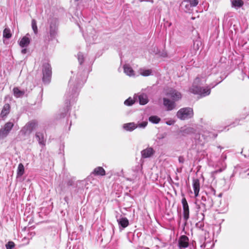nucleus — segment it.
I'll list each match as a JSON object with an SVG mask.
<instances>
[{
  "label": "nucleus",
  "mask_w": 249,
  "mask_h": 249,
  "mask_svg": "<svg viewBox=\"0 0 249 249\" xmlns=\"http://www.w3.org/2000/svg\"><path fill=\"white\" fill-rule=\"evenodd\" d=\"M244 4V2L242 0H233L231 1L232 7L236 9L241 7Z\"/></svg>",
  "instance_id": "a878e982"
},
{
  "label": "nucleus",
  "mask_w": 249,
  "mask_h": 249,
  "mask_svg": "<svg viewBox=\"0 0 249 249\" xmlns=\"http://www.w3.org/2000/svg\"><path fill=\"white\" fill-rule=\"evenodd\" d=\"M225 168H226L225 164V163H223L222 164V167L219 168V169L215 170L214 171L212 172V175L213 176H214V175H216V174H217L218 173H220V172H222L223 171H224L225 170Z\"/></svg>",
  "instance_id": "f704fd0d"
},
{
  "label": "nucleus",
  "mask_w": 249,
  "mask_h": 249,
  "mask_svg": "<svg viewBox=\"0 0 249 249\" xmlns=\"http://www.w3.org/2000/svg\"><path fill=\"white\" fill-rule=\"evenodd\" d=\"M92 174L95 176H105L106 171L103 167L99 166L95 168Z\"/></svg>",
  "instance_id": "412c9836"
},
{
  "label": "nucleus",
  "mask_w": 249,
  "mask_h": 249,
  "mask_svg": "<svg viewBox=\"0 0 249 249\" xmlns=\"http://www.w3.org/2000/svg\"><path fill=\"white\" fill-rule=\"evenodd\" d=\"M189 2V4L191 5L192 7L196 6L198 3V0H187Z\"/></svg>",
  "instance_id": "58836bf2"
},
{
  "label": "nucleus",
  "mask_w": 249,
  "mask_h": 249,
  "mask_svg": "<svg viewBox=\"0 0 249 249\" xmlns=\"http://www.w3.org/2000/svg\"><path fill=\"white\" fill-rule=\"evenodd\" d=\"M166 95L170 97L172 101H178L181 98V93L173 88H169L166 92Z\"/></svg>",
  "instance_id": "1a4fd4ad"
},
{
  "label": "nucleus",
  "mask_w": 249,
  "mask_h": 249,
  "mask_svg": "<svg viewBox=\"0 0 249 249\" xmlns=\"http://www.w3.org/2000/svg\"><path fill=\"white\" fill-rule=\"evenodd\" d=\"M137 127V124L135 123H126L123 125V128L127 131H132Z\"/></svg>",
  "instance_id": "6ab92c4d"
},
{
  "label": "nucleus",
  "mask_w": 249,
  "mask_h": 249,
  "mask_svg": "<svg viewBox=\"0 0 249 249\" xmlns=\"http://www.w3.org/2000/svg\"><path fill=\"white\" fill-rule=\"evenodd\" d=\"M49 27L46 28L47 35L44 37V41L46 43L54 40L58 34L56 20L54 18L50 19L49 20Z\"/></svg>",
  "instance_id": "7ed1b4c3"
},
{
  "label": "nucleus",
  "mask_w": 249,
  "mask_h": 249,
  "mask_svg": "<svg viewBox=\"0 0 249 249\" xmlns=\"http://www.w3.org/2000/svg\"><path fill=\"white\" fill-rule=\"evenodd\" d=\"M137 168H138V169H137V170H140V169H141V168H142V166H141V165H140H140H138V166L137 167Z\"/></svg>",
  "instance_id": "09e8293b"
},
{
  "label": "nucleus",
  "mask_w": 249,
  "mask_h": 249,
  "mask_svg": "<svg viewBox=\"0 0 249 249\" xmlns=\"http://www.w3.org/2000/svg\"><path fill=\"white\" fill-rule=\"evenodd\" d=\"M106 232H107V233H108V239H110V238L112 237V233L110 229H107L106 230V231H105L104 233L101 234V236H103L104 234Z\"/></svg>",
  "instance_id": "a19ab883"
},
{
  "label": "nucleus",
  "mask_w": 249,
  "mask_h": 249,
  "mask_svg": "<svg viewBox=\"0 0 249 249\" xmlns=\"http://www.w3.org/2000/svg\"><path fill=\"white\" fill-rule=\"evenodd\" d=\"M77 58L80 65H81L84 62V56L82 53L79 52L77 54Z\"/></svg>",
  "instance_id": "c9c22d12"
},
{
  "label": "nucleus",
  "mask_w": 249,
  "mask_h": 249,
  "mask_svg": "<svg viewBox=\"0 0 249 249\" xmlns=\"http://www.w3.org/2000/svg\"><path fill=\"white\" fill-rule=\"evenodd\" d=\"M211 243L210 242L208 241L207 242H204L203 244L200 245V247L201 248H205L207 246H208V244Z\"/></svg>",
  "instance_id": "79ce46f5"
},
{
  "label": "nucleus",
  "mask_w": 249,
  "mask_h": 249,
  "mask_svg": "<svg viewBox=\"0 0 249 249\" xmlns=\"http://www.w3.org/2000/svg\"><path fill=\"white\" fill-rule=\"evenodd\" d=\"M213 197H211L209 196L204 195L202 196L201 199V205L200 208L202 209L203 213L206 212L207 210H210L213 205ZM203 215V219L204 218V215L203 213H201Z\"/></svg>",
  "instance_id": "39448f33"
},
{
  "label": "nucleus",
  "mask_w": 249,
  "mask_h": 249,
  "mask_svg": "<svg viewBox=\"0 0 249 249\" xmlns=\"http://www.w3.org/2000/svg\"><path fill=\"white\" fill-rule=\"evenodd\" d=\"M219 210H220V211H223V210H224V209L222 210V209L219 208Z\"/></svg>",
  "instance_id": "bf43d9fd"
},
{
  "label": "nucleus",
  "mask_w": 249,
  "mask_h": 249,
  "mask_svg": "<svg viewBox=\"0 0 249 249\" xmlns=\"http://www.w3.org/2000/svg\"><path fill=\"white\" fill-rule=\"evenodd\" d=\"M222 193H220V194L218 195V196L219 197H221V196H222Z\"/></svg>",
  "instance_id": "3c124183"
},
{
  "label": "nucleus",
  "mask_w": 249,
  "mask_h": 249,
  "mask_svg": "<svg viewBox=\"0 0 249 249\" xmlns=\"http://www.w3.org/2000/svg\"><path fill=\"white\" fill-rule=\"evenodd\" d=\"M67 185L68 187L72 186L74 188L77 187V184H75L73 180L72 179H69L67 182Z\"/></svg>",
  "instance_id": "4c0bfd02"
},
{
  "label": "nucleus",
  "mask_w": 249,
  "mask_h": 249,
  "mask_svg": "<svg viewBox=\"0 0 249 249\" xmlns=\"http://www.w3.org/2000/svg\"><path fill=\"white\" fill-rule=\"evenodd\" d=\"M187 221H183V223L182 225L183 231H185V226L187 225Z\"/></svg>",
  "instance_id": "c03bdc74"
},
{
  "label": "nucleus",
  "mask_w": 249,
  "mask_h": 249,
  "mask_svg": "<svg viewBox=\"0 0 249 249\" xmlns=\"http://www.w3.org/2000/svg\"><path fill=\"white\" fill-rule=\"evenodd\" d=\"M239 120L236 119V120H235V122H234L233 123V124H230V125H232V126H233V127H234V126H236V125H237V124H239Z\"/></svg>",
  "instance_id": "a18cd8bd"
},
{
  "label": "nucleus",
  "mask_w": 249,
  "mask_h": 249,
  "mask_svg": "<svg viewBox=\"0 0 249 249\" xmlns=\"http://www.w3.org/2000/svg\"><path fill=\"white\" fill-rule=\"evenodd\" d=\"M24 173V167L22 163H20L18 165L17 169V177H20L23 176Z\"/></svg>",
  "instance_id": "cd10ccee"
},
{
  "label": "nucleus",
  "mask_w": 249,
  "mask_h": 249,
  "mask_svg": "<svg viewBox=\"0 0 249 249\" xmlns=\"http://www.w3.org/2000/svg\"><path fill=\"white\" fill-rule=\"evenodd\" d=\"M155 153V151L152 147H148L141 151L142 159L150 158L154 155Z\"/></svg>",
  "instance_id": "4468645a"
},
{
  "label": "nucleus",
  "mask_w": 249,
  "mask_h": 249,
  "mask_svg": "<svg viewBox=\"0 0 249 249\" xmlns=\"http://www.w3.org/2000/svg\"><path fill=\"white\" fill-rule=\"evenodd\" d=\"M181 202L183 207V221H188L189 218V208L188 202L185 197L182 198Z\"/></svg>",
  "instance_id": "9d476101"
},
{
  "label": "nucleus",
  "mask_w": 249,
  "mask_h": 249,
  "mask_svg": "<svg viewBox=\"0 0 249 249\" xmlns=\"http://www.w3.org/2000/svg\"><path fill=\"white\" fill-rule=\"evenodd\" d=\"M160 118L157 116L153 115L149 117V121L155 124H158L160 121Z\"/></svg>",
  "instance_id": "c756f323"
},
{
  "label": "nucleus",
  "mask_w": 249,
  "mask_h": 249,
  "mask_svg": "<svg viewBox=\"0 0 249 249\" xmlns=\"http://www.w3.org/2000/svg\"><path fill=\"white\" fill-rule=\"evenodd\" d=\"M196 227L198 230L204 232V234H205L204 240H206V234L207 233L208 234L209 232L207 231V226L205 225L203 221H200L197 222L196 224Z\"/></svg>",
  "instance_id": "2eb2a0df"
},
{
  "label": "nucleus",
  "mask_w": 249,
  "mask_h": 249,
  "mask_svg": "<svg viewBox=\"0 0 249 249\" xmlns=\"http://www.w3.org/2000/svg\"><path fill=\"white\" fill-rule=\"evenodd\" d=\"M163 104L167 111L172 110L175 109L176 107V104L175 101L170 100L166 98H163Z\"/></svg>",
  "instance_id": "ddd939ff"
},
{
  "label": "nucleus",
  "mask_w": 249,
  "mask_h": 249,
  "mask_svg": "<svg viewBox=\"0 0 249 249\" xmlns=\"http://www.w3.org/2000/svg\"><path fill=\"white\" fill-rule=\"evenodd\" d=\"M79 227H80V229H81V230H82V229H83V226H81V225H80V226H79Z\"/></svg>",
  "instance_id": "864d4df0"
},
{
  "label": "nucleus",
  "mask_w": 249,
  "mask_h": 249,
  "mask_svg": "<svg viewBox=\"0 0 249 249\" xmlns=\"http://www.w3.org/2000/svg\"><path fill=\"white\" fill-rule=\"evenodd\" d=\"M167 124H168V125H171V124H170V122H169V123L167 122Z\"/></svg>",
  "instance_id": "6e6d98bb"
},
{
  "label": "nucleus",
  "mask_w": 249,
  "mask_h": 249,
  "mask_svg": "<svg viewBox=\"0 0 249 249\" xmlns=\"http://www.w3.org/2000/svg\"><path fill=\"white\" fill-rule=\"evenodd\" d=\"M13 126L14 124L12 122H8L5 123L0 129V140L5 138L12 129Z\"/></svg>",
  "instance_id": "0eeeda50"
},
{
  "label": "nucleus",
  "mask_w": 249,
  "mask_h": 249,
  "mask_svg": "<svg viewBox=\"0 0 249 249\" xmlns=\"http://www.w3.org/2000/svg\"><path fill=\"white\" fill-rule=\"evenodd\" d=\"M193 187L194 191L195 197L198 196L200 190V183L199 180L197 178L194 179L193 180Z\"/></svg>",
  "instance_id": "dca6fc26"
},
{
  "label": "nucleus",
  "mask_w": 249,
  "mask_h": 249,
  "mask_svg": "<svg viewBox=\"0 0 249 249\" xmlns=\"http://www.w3.org/2000/svg\"><path fill=\"white\" fill-rule=\"evenodd\" d=\"M10 106L9 104L6 103L3 106L0 116L2 118L6 117L9 113L10 111Z\"/></svg>",
  "instance_id": "f3484780"
},
{
  "label": "nucleus",
  "mask_w": 249,
  "mask_h": 249,
  "mask_svg": "<svg viewBox=\"0 0 249 249\" xmlns=\"http://www.w3.org/2000/svg\"><path fill=\"white\" fill-rule=\"evenodd\" d=\"M193 110L191 107H184L180 109L177 113V116L182 120L188 119L193 117Z\"/></svg>",
  "instance_id": "423d86ee"
},
{
  "label": "nucleus",
  "mask_w": 249,
  "mask_h": 249,
  "mask_svg": "<svg viewBox=\"0 0 249 249\" xmlns=\"http://www.w3.org/2000/svg\"><path fill=\"white\" fill-rule=\"evenodd\" d=\"M198 138L200 139V134H199V137Z\"/></svg>",
  "instance_id": "052dcab7"
},
{
  "label": "nucleus",
  "mask_w": 249,
  "mask_h": 249,
  "mask_svg": "<svg viewBox=\"0 0 249 249\" xmlns=\"http://www.w3.org/2000/svg\"><path fill=\"white\" fill-rule=\"evenodd\" d=\"M167 124H168V125H171V124H170V122H169V123L167 122Z\"/></svg>",
  "instance_id": "5fc2aeb1"
},
{
  "label": "nucleus",
  "mask_w": 249,
  "mask_h": 249,
  "mask_svg": "<svg viewBox=\"0 0 249 249\" xmlns=\"http://www.w3.org/2000/svg\"><path fill=\"white\" fill-rule=\"evenodd\" d=\"M71 125V122L70 125ZM70 127H69V129L70 130Z\"/></svg>",
  "instance_id": "13d9d810"
},
{
  "label": "nucleus",
  "mask_w": 249,
  "mask_h": 249,
  "mask_svg": "<svg viewBox=\"0 0 249 249\" xmlns=\"http://www.w3.org/2000/svg\"><path fill=\"white\" fill-rule=\"evenodd\" d=\"M135 102V100L134 99H132L131 97L128 98L124 102V104L127 106H131L132 105H133Z\"/></svg>",
  "instance_id": "473e14b6"
},
{
  "label": "nucleus",
  "mask_w": 249,
  "mask_h": 249,
  "mask_svg": "<svg viewBox=\"0 0 249 249\" xmlns=\"http://www.w3.org/2000/svg\"><path fill=\"white\" fill-rule=\"evenodd\" d=\"M36 138L40 145L45 146L46 140L44 139L43 133L37 132L36 134Z\"/></svg>",
  "instance_id": "aec40b11"
},
{
  "label": "nucleus",
  "mask_w": 249,
  "mask_h": 249,
  "mask_svg": "<svg viewBox=\"0 0 249 249\" xmlns=\"http://www.w3.org/2000/svg\"><path fill=\"white\" fill-rule=\"evenodd\" d=\"M37 123L35 121L28 123L20 131V134L23 136L29 135L35 128Z\"/></svg>",
  "instance_id": "6e6552de"
},
{
  "label": "nucleus",
  "mask_w": 249,
  "mask_h": 249,
  "mask_svg": "<svg viewBox=\"0 0 249 249\" xmlns=\"http://www.w3.org/2000/svg\"><path fill=\"white\" fill-rule=\"evenodd\" d=\"M199 81V78L196 77L195 79L192 86L190 89V91L194 94L199 95L201 97H205L209 95L211 93V89L214 88L220 82V81L219 82H214V83L211 84L209 86L210 87L203 88L197 85Z\"/></svg>",
  "instance_id": "f03ea898"
},
{
  "label": "nucleus",
  "mask_w": 249,
  "mask_h": 249,
  "mask_svg": "<svg viewBox=\"0 0 249 249\" xmlns=\"http://www.w3.org/2000/svg\"><path fill=\"white\" fill-rule=\"evenodd\" d=\"M196 131V129L192 127H188L181 130L182 134L183 136L195 133Z\"/></svg>",
  "instance_id": "393cba45"
},
{
  "label": "nucleus",
  "mask_w": 249,
  "mask_h": 249,
  "mask_svg": "<svg viewBox=\"0 0 249 249\" xmlns=\"http://www.w3.org/2000/svg\"><path fill=\"white\" fill-rule=\"evenodd\" d=\"M32 27L35 34H36L38 32V29L36 25V21L34 19L32 20Z\"/></svg>",
  "instance_id": "72a5a7b5"
},
{
  "label": "nucleus",
  "mask_w": 249,
  "mask_h": 249,
  "mask_svg": "<svg viewBox=\"0 0 249 249\" xmlns=\"http://www.w3.org/2000/svg\"><path fill=\"white\" fill-rule=\"evenodd\" d=\"M12 34L11 31L9 28H5L3 32V36L4 38L9 39L11 37Z\"/></svg>",
  "instance_id": "7c9ffc66"
},
{
  "label": "nucleus",
  "mask_w": 249,
  "mask_h": 249,
  "mask_svg": "<svg viewBox=\"0 0 249 249\" xmlns=\"http://www.w3.org/2000/svg\"><path fill=\"white\" fill-rule=\"evenodd\" d=\"M15 246V243L13 241H9L5 245L6 249H13Z\"/></svg>",
  "instance_id": "e433bc0d"
},
{
  "label": "nucleus",
  "mask_w": 249,
  "mask_h": 249,
  "mask_svg": "<svg viewBox=\"0 0 249 249\" xmlns=\"http://www.w3.org/2000/svg\"><path fill=\"white\" fill-rule=\"evenodd\" d=\"M68 199V197H65L64 198V199H65V201H66V202L67 201Z\"/></svg>",
  "instance_id": "8fccbe9b"
},
{
  "label": "nucleus",
  "mask_w": 249,
  "mask_h": 249,
  "mask_svg": "<svg viewBox=\"0 0 249 249\" xmlns=\"http://www.w3.org/2000/svg\"><path fill=\"white\" fill-rule=\"evenodd\" d=\"M189 245V238L185 235H181L178 239V246L179 249H185Z\"/></svg>",
  "instance_id": "9b49d317"
},
{
  "label": "nucleus",
  "mask_w": 249,
  "mask_h": 249,
  "mask_svg": "<svg viewBox=\"0 0 249 249\" xmlns=\"http://www.w3.org/2000/svg\"><path fill=\"white\" fill-rule=\"evenodd\" d=\"M146 0L153 2V0Z\"/></svg>",
  "instance_id": "4d7b16f0"
},
{
  "label": "nucleus",
  "mask_w": 249,
  "mask_h": 249,
  "mask_svg": "<svg viewBox=\"0 0 249 249\" xmlns=\"http://www.w3.org/2000/svg\"><path fill=\"white\" fill-rule=\"evenodd\" d=\"M221 158L223 159V160H225L226 159V156L225 155L222 154L221 156Z\"/></svg>",
  "instance_id": "de8ad7c7"
},
{
  "label": "nucleus",
  "mask_w": 249,
  "mask_h": 249,
  "mask_svg": "<svg viewBox=\"0 0 249 249\" xmlns=\"http://www.w3.org/2000/svg\"><path fill=\"white\" fill-rule=\"evenodd\" d=\"M216 191L213 187L208 188V190L205 192V195L213 197L214 198L215 197Z\"/></svg>",
  "instance_id": "c85d7f7f"
},
{
  "label": "nucleus",
  "mask_w": 249,
  "mask_h": 249,
  "mask_svg": "<svg viewBox=\"0 0 249 249\" xmlns=\"http://www.w3.org/2000/svg\"><path fill=\"white\" fill-rule=\"evenodd\" d=\"M27 52V50L26 49H23L22 50H21V53L22 54H25Z\"/></svg>",
  "instance_id": "49530a36"
},
{
  "label": "nucleus",
  "mask_w": 249,
  "mask_h": 249,
  "mask_svg": "<svg viewBox=\"0 0 249 249\" xmlns=\"http://www.w3.org/2000/svg\"><path fill=\"white\" fill-rule=\"evenodd\" d=\"M140 73L142 75L144 76H147L151 74L152 71L151 70H140Z\"/></svg>",
  "instance_id": "2f4dec72"
},
{
  "label": "nucleus",
  "mask_w": 249,
  "mask_h": 249,
  "mask_svg": "<svg viewBox=\"0 0 249 249\" xmlns=\"http://www.w3.org/2000/svg\"><path fill=\"white\" fill-rule=\"evenodd\" d=\"M13 91L14 95L16 98H22L25 94V91L24 90H20L18 87H15Z\"/></svg>",
  "instance_id": "a211bd4d"
},
{
  "label": "nucleus",
  "mask_w": 249,
  "mask_h": 249,
  "mask_svg": "<svg viewBox=\"0 0 249 249\" xmlns=\"http://www.w3.org/2000/svg\"><path fill=\"white\" fill-rule=\"evenodd\" d=\"M217 147H218V148H220L221 149L223 148L222 147H221V146H218Z\"/></svg>",
  "instance_id": "603ef678"
},
{
  "label": "nucleus",
  "mask_w": 249,
  "mask_h": 249,
  "mask_svg": "<svg viewBox=\"0 0 249 249\" xmlns=\"http://www.w3.org/2000/svg\"><path fill=\"white\" fill-rule=\"evenodd\" d=\"M30 42V38L26 36L21 38L19 42L20 46L22 48L27 47Z\"/></svg>",
  "instance_id": "b1692460"
},
{
  "label": "nucleus",
  "mask_w": 249,
  "mask_h": 249,
  "mask_svg": "<svg viewBox=\"0 0 249 249\" xmlns=\"http://www.w3.org/2000/svg\"><path fill=\"white\" fill-rule=\"evenodd\" d=\"M117 221L119 225L120 228L123 229L125 228L129 225V221L126 217H122V215L119 214L116 216Z\"/></svg>",
  "instance_id": "f8f14e48"
},
{
  "label": "nucleus",
  "mask_w": 249,
  "mask_h": 249,
  "mask_svg": "<svg viewBox=\"0 0 249 249\" xmlns=\"http://www.w3.org/2000/svg\"><path fill=\"white\" fill-rule=\"evenodd\" d=\"M42 71L43 74L42 81L45 84H48L51 79L52 67L50 64L47 60L42 63Z\"/></svg>",
  "instance_id": "20e7f679"
},
{
  "label": "nucleus",
  "mask_w": 249,
  "mask_h": 249,
  "mask_svg": "<svg viewBox=\"0 0 249 249\" xmlns=\"http://www.w3.org/2000/svg\"><path fill=\"white\" fill-rule=\"evenodd\" d=\"M147 124H148L147 122L144 121V122H142L139 124L138 125H137V127L144 128L147 126Z\"/></svg>",
  "instance_id": "ea45409f"
},
{
  "label": "nucleus",
  "mask_w": 249,
  "mask_h": 249,
  "mask_svg": "<svg viewBox=\"0 0 249 249\" xmlns=\"http://www.w3.org/2000/svg\"><path fill=\"white\" fill-rule=\"evenodd\" d=\"M180 220L179 221V224H180Z\"/></svg>",
  "instance_id": "680f3d73"
},
{
  "label": "nucleus",
  "mask_w": 249,
  "mask_h": 249,
  "mask_svg": "<svg viewBox=\"0 0 249 249\" xmlns=\"http://www.w3.org/2000/svg\"><path fill=\"white\" fill-rule=\"evenodd\" d=\"M86 80V77L82 76L79 72L77 74V77L71 78L65 95L66 107L56 116V119H61L67 115L70 109L71 104L75 102V99L78 97L80 90Z\"/></svg>",
  "instance_id": "f257e3e1"
},
{
  "label": "nucleus",
  "mask_w": 249,
  "mask_h": 249,
  "mask_svg": "<svg viewBox=\"0 0 249 249\" xmlns=\"http://www.w3.org/2000/svg\"><path fill=\"white\" fill-rule=\"evenodd\" d=\"M181 6L184 7V10L186 12H189L192 8L191 5L189 4V2L187 0H184L182 2Z\"/></svg>",
  "instance_id": "bb28decb"
},
{
  "label": "nucleus",
  "mask_w": 249,
  "mask_h": 249,
  "mask_svg": "<svg viewBox=\"0 0 249 249\" xmlns=\"http://www.w3.org/2000/svg\"><path fill=\"white\" fill-rule=\"evenodd\" d=\"M185 161L184 158L183 156H179L178 157V161L180 163H183Z\"/></svg>",
  "instance_id": "37998d69"
},
{
  "label": "nucleus",
  "mask_w": 249,
  "mask_h": 249,
  "mask_svg": "<svg viewBox=\"0 0 249 249\" xmlns=\"http://www.w3.org/2000/svg\"><path fill=\"white\" fill-rule=\"evenodd\" d=\"M124 72L128 76L134 75V71L129 65L125 64L124 66Z\"/></svg>",
  "instance_id": "5701e85b"
},
{
  "label": "nucleus",
  "mask_w": 249,
  "mask_h": 249,
  "mask_svg": "<svg viewBox=\"0 0 249 249\" xmlns=\"http://www.w3.org/2000/svg\"><path fill=\"white\" fill-rule=\"evenodd\" d=\"M138 99L140 104L142 105H145L148 102L147 95L145 93H142L139 95Z\"/></svg>",
  "instance_id": "4be33fe9"
}]
</instances>
